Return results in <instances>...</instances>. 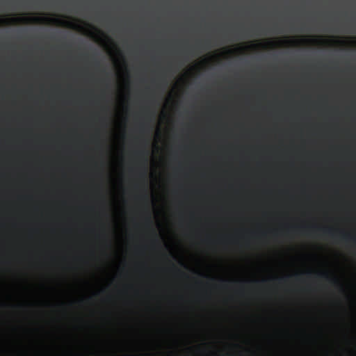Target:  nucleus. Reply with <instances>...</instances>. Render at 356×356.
I'll use <instances>...</instances> for the list:
<instances>
[{"label":"nucleus","mask_w":356,"mask_h":356,"mask_svg":"<svg viewBox=\"0 0 356 356\" xmlns=\"http://www.w3.org/2000/svg\"><path fill=\"white\" fill-rule=\"evenodd\" d=\"M49 23V15L47 13H46V26H48Z\"/></svg>","instance_id":"nucleus-7"},{"label":"nucleus","mask_w":356,"mask_h":356,"mask_svg":"<svg viewBox=\"0 0 356 356\" xmlns=\"http://www.w3.org/2000/svg\"><path fill=\"white\" fill-rule=\"evenodd\" d=\"M43 4H44V0H40L41 6H42Z\"/></svg>","instance_id":"nucleus-9"},{"label":"nucleus","mask_w":356,"mask_h":356,"mask_svg":"<svg viewBox=\"0 0 356 356\" xmlns=\"http://www.w3.org/2000/svg\"><path fill=\"white\" fill-rule=\"evenodd\" d=\"M47 136H48V134L47 133L46 134V143H47ZM46 147L47 148V143H46Z\"/></svg>","instance_id":"nucleus-10"},{"label":"nucleus","mask_w":356,"mask_h":356,"mask_svg":"<svg viewBox=\"0 0 356 356\" xmlns=\"http://www.w3.org/2000/svg\"><path fill=\"white\" fill-rule=\"evenodd\" d=\"M98 32L101 34H103L102 33H101L100 30L97 29Z\"/></svg>","instance_id":"nucleus-15"},{"label":"nucleus","mask_w":356,"mask_h":356,"mask_svg":"<svg viewBox=\"0 0 356 356\" xmlns=\"http://www.w3.org/2000/svg\"><path fill=\"white\" fill-rule=\"evenodd\" d=\"M47 69H48V67H46V74H47Z\"/></svg>","instance_id":"nucleus-16"},{"label":"nucleus","mask_w":356,"mask_h":356,"mask_svg":"<svg viewBox=\"0 0 356 356\" xmlns=\"http://www.w3.org/2000/svg\"><path fill=\"white\" fill-rule=\"evenodd\" d=\"M40 21L42 24H44V13L42 11L40 13Z\"/></svg>","instance_id":"nucleus-6"},{"label":"nucleus","mask_w":356,"mask_h":356,"mask_svg":"<svg viewBox=\"0 0 356 356\" xmlns=\"http://www.w3.org/2000/svg\"><path fill=\"white\" fill-rule=\"evenodd\" d=\"M49 287H46V356H49Z\"/></svg>","instance_id":"nucleus-2"},{"label":"nucleus","mask_w":356,"mask_h":356,"mask_svg":"<svg viewBox=\"0 0 356 356\" xmlns=\"http://www.w3.org/2000/svg\"><path fill=\"white\" fill-rule=\"evenodd\" d=\"M276 280H278L280 281L284 280L286 278H277Z\"/></svg>","instance_id":"nucleus-12"},{"label":"nucleus","mask_w":356,"mask_h":356,"mask_svg":"<svg viewBox=\"0 0 356 356\" xmlns=\"http://www.w3.org/2000/svg\"><path fill=\"white\" fill-rule=\"evenodd\" d=\"M317 275L319 277H323L325 280H330L334 284H339V281L336 278L331 279L330 276L327 273H317Z\"/></svg>","instance_id":"nucleus-3"},{"label":"nucleus","mask_w":356,"mask_h":356,"mask_svg":"<svg viewBox=\"0 0 356 356\" xmlns=\"http://www.w3.org/2000/svg\"><path fill=\"white\" fill-rule=\"evenodd\" d=\"M27 20L26 17H17V18H12V19H6L4 21L6 22H25Z\"/></svg>","instance_id":"nucleus-5"},{"label":"nucleus","mask_w":356,"mask_h":356,"mask_svg":"<svg viewBox=\"0 0 356 356\" xmlns=\"http://www.w3.org/2000/svg\"><path fill=\"white\" fill-rule=\"evenodd\" d=\"M146 173H147V170H146V168H145V170H144V172H143V175H146Z\"/></svg>","instance_id":"nucleus-14"},{"label":"nucleus","mask_w":356,"mask_h":356,"mask_svg":"<svg viewBox=\"0 0 356 356\" xmlns=\"http://www.w3.org/2000/svg\"><path fill=\"white\" fill-rule=\"evenodd\" d=\"M46 47H47V43L46 44ZM47 54H48L47 48H46V58L47 59Z\"/></svg>","instance_id":"nucleus-8"},{"label":"nucleus","mask_w":356,"mask_h":356,"mask_svg":"<svg viewBox=\"0 0 356 356\" xmlns=\"http://www.w3.org/2000/svg\"><path fill=\"white\" fill-rule=\"evenodd\" d=\"M60 24L62 26H66V27H70V28H76L75 24L67 21V20H60Z\"/></svg>","instance_id":"nucleus-4"},{"label":"nucleus","mask_w":356,"mask_h":356,"mask_svg":"<svg viewBox=\"0 0 356 356\" xmlns=\"http://www.w3.org/2000/svg\"><path fill=\"white\" fill-rule=\"evenodd\" d=\"M48 113H46V118L47 119Z\"/></svg>","instance_id":"nucleus-17"},{"label":"nucleus","mask_w":356,"mask_h":356,"mask_svg":"<svg viewBox=\"0 0 356 356\" xmlns=\"http://www.w3.org/2000/svg\"><path fill=\"white\" fill-rule=\"evenodd\" d=\"M321 230L325 236H330V238H337L339 236L341 241L349 242L350 240H353L356 243V239L350 234H348V232H341L339 236H338L333 229L324 228Z\"/></svg>","instance_id":"nucleus-1"},{"label":"nucleus","mask_w":356,"mask_h":356,"mask_svg":"<svg viewBox=\"0 0 356 356\" xmlns=\"http://www.w3.org/2000/svg\"><path fill=\"white\" fill-rule=\"evenodd\" d=\"M60 306H62V307H65V302H60Z\"/></svg>","instance_id":"nucleus-11"},{"label":"nucleus","mask_w":356,"mask_h":356,"mask_svg":"<svg viewBox=\"0 0 356 356\" xmlns=\"http://www.w3.org/2000/svg\"><path fill=\"white\" fill-rule=\"evenodd\" d=\"M307 274L308 275H312V271H307Z\"/></svg>","instance_id":"nucleus-13"}]
</instances>
